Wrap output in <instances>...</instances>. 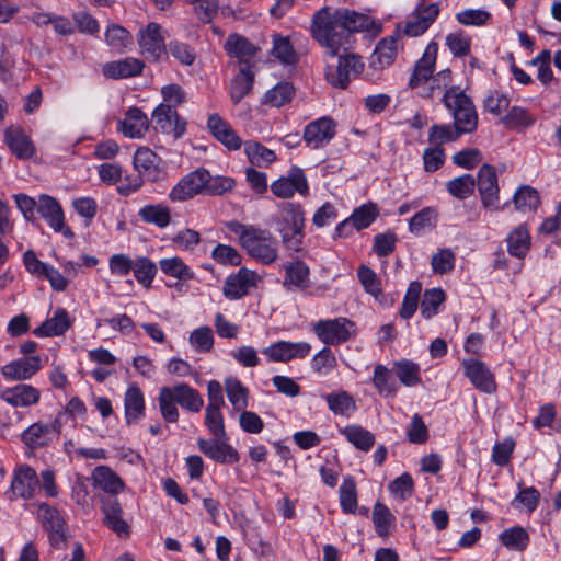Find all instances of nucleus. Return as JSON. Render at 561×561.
Instances as JSON below:
<instances>
[{
    "mask_svg": "<svg viewBox=\"0 0 561 561\" xmlns=\"http://www.w3.org/2000/svg\"><path fill=\"white\" fill-rule=\"evenodd\" d=\"M357 276L367 294L371 295L376 300L382 298L381 280L370 267L360 265L357 270Z\"/></svg>",
    "mask_w": 561,
    "mask_h": 561,
    "instance_id": "e2e57ef3",
    "label": "nucleus"
},
{
    "mask_svg": "<svg viewBox=\"0 0 561 561\" xmlns=\"http://www.w3.org/2000/svg\"><path fill=\"white\" fill-rule=\"evenodd\" d=\"M134 167L139 176L135 179L131 187L119 186V194L127 196L131 191H136L142 183V180L151 182L157 181L161 173V158L148 147H140L134 154Z\"/></svg>",
    "mask_w": 561,
    "mask_h": 561,
    "instance_id": "423d86ee",
    "label": "nucleus"
},
{
    "mask_svg": "<svg viewBox=\"0 0 561 561\" xmlns=\"http://www.w3.org/2000/svg\"><path fill=\"white\" fill-rule=\"evenodd\" d=\"M224 48L228 56L244 64L249 62L259 50L248 38L237 33L228 35Z\"/></svg>",
    "mask_w": 561,
    "mask_h": 561,
    "instance_id": "2f4dec72",
    "label": "nucleus"
},
{
    "mask_svg": "<svg viewBox=\"0 0 561 561\" xmlns=\"http://www.w3.org/2000/svg\"><path fill=\"white\" fill-rule=\"evenodd\" d=\"M440 8L438 3H420L410 14L400 33L410 37H416L424 34L439 15Z\"/></svg>",
    "mask_w": 561,
    "mask_h": 561,
    "instance_id": "1a4fd4ad",
    "label": "nucleus"
},
{
    "mask_svg": "<svg viewBox=\"0 0 561 561\" xmlns=\"http://www.w3.org/2000/svg\"><path fill=\"white\" fill-rule=\"evenodd\" d=\"M37 213L55 232L61 233L67 239L75 237L71 228L66 225L64 209L55 197L41 194Z\"/></svg>",
    "mask_w": 561,
    "mask_h": 561,
    "instance_id": "9d476101",
    "label": "nucleus"
},
{
    "mask_svg": "<svg viewBox=\"0 0 561 561\" xmlns=\"http://www.w3.org/2000/svg\"><path fill=\"white\" fill-rule=\"evenodd\" d=\"M254 83V73L247 67L239 70L230 84V98L233 104H238L245 95H248Z\"/></svg>",
    "mask_w": 561,
    "mask_h": 561,
    "instance_id": "37998d69",
    "label": "nucleus"
},
{
    "mask_svg": "<svg viewBox=\"0 0 561 561\" xmlns=\"http://www.w3.org/2000/svg\"><path fill=\"white\" fill-rule=\"evenodd\" d=\"M336 10L342 30L348 33L350 45L352 44L353 33L365 32L371 36H377L381 32V24L365 13L356 12L346 8H340Z\"/></svg>",
    "mask_w": 561,
    "mask_h": 561,
    "instance_id": "f8f14e48",
    "label": "nucleus"
},
{
    "mask_svg": "<svg viewBox=\"0 0 561 561\" xmlns=\"http://www.w3.org/2000/svg\"><path fill=\"white\" fill-rule=\"evenodd\" d=\"M207 127L210 134L229 150H238L241 147V138L236 134L228 122L218 114L209 115Z\"/></svg>",
    "mask_w": 561,
    "mask_h": 561,
    "instance_id": "cd10ccee",
    "label": "nucleus"
},
{
    "mask_svg": "<svg viewBox=\"0 0 561 561\" xmlns=\"http://www.w3.org/2000/svg\"><path fill=\"white\" fill-rule=\"evenodd\" d=\"M125 420L127 424H133L145 415V398L140 388L130 385L124 397Z\"/></svg>",
    "mask_w": 561,
    "mask_h": 561,
    "instance_id": "473e14b6",
    "label": "nucleus"
},
{
    "mask_svg": "<svg viewBox=\"0 0 561 561\" xmlns=\"http://www.w3.org/2000/svg\"><path fill=\"white\" fill-rule=\"evenodd\" d=\"M73 319L64 308H56L53 316L35 328L33 334L38 337L62 335L71 325Z\"/></svg>",
    "mask_w": 561,
    "mask_h": 561,
    "instance_id": "a878e982",
    "label": "nucleus"
},
{
    "mask_svg": "<svg viewBox=\"0 0 561 561\" xmlns=\"http://www.w3.org/2000/svg\"><path fill=\"white\" fill-rule=\"evenodd\" d=\"M476 180L471 174L457 176L446 183L450 195L459 199L468 198L474 191Z\"/></svg>",
    "mask_w": 561,
    "mask_h": 561,
    "instance_id": "0e129e2a",
    "label": "nucleus"
},
{
    "mask_svg": "<svg viewBox=\"0 0 561 561\" xmlns=\"http://www.w3.org/2000/svg\"><path fill=\"white\" fill-rule=\"evenodd\" d=\"M283 286L287 290H305L310 286V268L300 260L284 265Z\"/></svg>",
    "mask_w": 561,
    "mask_h": 561,
    "instance_id": "c85d7f7f",
    "label": "nucleus"
},
{
    "mask_svg": "<svg viewBox=\"0 0 561 561\" xmlns=\"http://www.w3.org/2000/svg\"><path fill=\"white\" fill-rule=\"evenodd\" d=\"M477 185L484 207L497 208L499 184L495 169L490 164H483L477 176Z\"/></svg>",
    "mask_w": 561,
    "mask_h": 561,
    "instance_id": "6ab92c4d",
    "label": "nucleus"
},
{
    "mask_svg": "<svg viewBox=\"0 0 561 561\" xmlns=\"http://www.w3.org/2000/svg\"><path fill=\"white\" fill-rule=\"evenodd\" d=\"M169 388L176 401V404H180L183 409L197 413L203 408L204 400L202 396L196 389L192 388L187 383L180 382Z\"/></svg>",
    "mask_w": 561,
    "mask_h": 561,
    "instance_id": "72a5a7b5",
    "label": "nucleus"
},
{
    "mask_svg": "<svg viewBox=\"0 0 561 561\" xmlns=\"http://www.w3.org/2000/svg\"><path fill=\"white\" fill-rule=\"evenodd\" d=\"M310 34L331 57L350 47L348 33L342 30L336 9L323 7L316 11L311 19Z\"/></svg>",
    "mask_w": 561,
    "mask_h": 561,
    "instance_id": "7ed1b4c3",
    "label": "nucleus"
},
{
    "mask_svg": "<svg viewBox=\"0 0 561 561\" xmlns=\"http://www.w3.org/2000/svg\"><path fill=\"white\" fill-rule=\"evenodd\" d=\"M159 266L167 276L185 280L194 278V272L179 256L162 259Z\"/></svg>",
    "mask_w": 561,
    "mask_h": 561,
    "instance_id": "864d4df0",
    "label": "nucleus"
},
{
    "mask_svg": "<svg viewBox=\"0 0 561 561\" xmlns=\"http://www.w3.org/2000/svg\"><path fill=\"white\" fill-rule=\"evenodd\" d=\"M154 128L163 134L172 135L175 139L181 138L186 130V122L180 117L175 108L161 103L152 112Z\"/></svg>",
    "mask_w": 561,
    "mask_h": 561,
    "instance_id": "f3484780",
    "label": "nucleus"
},
{
    "mask_svg": "<svg viewBox=\"0 0 561 561\" xmlns=\"http://www.w3.org/2000/svg\"><path fill=\"white\" fill-rule=\"evenodd\" d=\"M536 119V115L533 114L529 110L516 105L510 107L506 114L501 117V122L505 125V127L518 131L534 126Z\"/></svg>",
    "mask_w": 561,
    "mask_h": 561,
    "instance_id": "e433bc0d",
    "label": "nucleus"
},
{
    "mask_svg": "<svg viewBox=\"0 0 561 561\" xmlns=\"http://www.w3.org/2000/svg\"><path fill=\"white\" fill-rule=\"evenodd\" d=\"M508 253L516 257H524L530 249V234L525 225H519L513 229L507 238Z\"/></svg>",
    "mask_w": 561,
    "mask_h": 561,
    "instance_id": "ea45409f",
    "label": "nucleus"
},
{
    "mask_svg": "<svg viewBox=\"0 0 561 561\" xmlns=\"http://www.w3.org/2000/svg\"><path fill=\"white\" fill-rule=\"evenodd\" d=\"M446 46L454 57H465L470 54L471 38L463 31L453 32L446 36Z\"/></svg>",
    "mask_w": 561,
    "mask_h": 561,
    "instance_id": "774afa93",
    "label": "nucleus"
},
{
    "mask_svg": "<svg viewBox=\"0 0 561 561\" xmlns=\"http://www.w3.org/2000/svg\"><path fill=\"white\" fill-rule=\"evenodd\" d=\"M284 226L290 229H305V213L299 204L280 203L278 205Z\"/></svg>",
    "mask_w": 561,
    "mask_h": 561,
    "instance_id": "bf43d9fd",
    "label": "nucleus"
},
{
    "mask_svg": "<svg viewBox=\"0 0 561 561\" xmlns=\"http://www.w3.org/2000/svg\"><path fill=\"white\" fill-rule=\"evenodd\" d=\"M105 42L115 53H123L133 45V35L118 24H111L104 34Z\"/></svg>",
    "mask_w": 561,
    "mask_h": 561,
    "instance_id": "49530a36",
    "label": "nucleus"
},
{
    "mask_svg": "<svg viewBox=\"0 0 561 561\" xmlns=\"http://www.w3.org/2000/svg\"><path fill=\"white\" fill-rule=\"evenodd\" d=\"M191 346L198 353H209L214 347V334L209 327L193 330L188 337Z\"/></svg>",
    "mask_w": 561,
    "mask_h": 561,
    "instance_id": "338daca9",
    "label": "nucleus"
},
{
    "mask_svg": "<svg viewBox=\"0 0 561 561\" xmlns=\"http://www.w3.org/2000/svg\"><path fill=\"white\" fill-rule=\"evenodd\" d=\"M461 131L454 124H434L428 131V141L435 146L457 140Z\"/></svg>",
    "mask_w": 561,
    "mask_h": 561,
    "instance_id": "4d7b16f0",
    "label": "nucleus"
},
{
    "mask_svg": "<svg viewBox=\"0 0 561 561\" xmlns=\"http://www.w3.org/2000/svg\"><path fill=\"white\" fill-rule=\"evenodd\" d=\"M39 490L36 471L28 466L19 467L11 481V493L15 497L32 499Z\"/></svg>",
    "mask_w": 561,
    "mask_h": 561,
    "instance_id": "412c9836",
    "label": "nucleus"
},
{
    "mask_svg": "<svg viewBox=\"0 0 561 561\" xmlns=\"http://www.w3.org/2000/svg\"><path fill=\"white\" fill-rule=\"evenodd\" d=\"M207 181L204 185V195L218 196L231 192L236 186V181L232 178L224 175L213 176L207 169L204 168Z\"/></svg>",
    "mask_w": 561,
    "mask_h": 561,
    "instance_id": "6e6d98bb",
    "label": "nucleus"
},
{
    "mask_svg": "<svg viewBox=\"0 0 561 561\" xmlns=\"http://www.w3.org/2000/svg\"><path fill=\"white\" fill-rule=\"evenodd\" d=\"M244 152L249 161L257 167L268 165L276 160V154L273 150L256 141H245Z\"/></svg>",
    "mask_w": 561,
    "mask_h": 561,
    "instance_id": "603ef678",
    "label": "nucleus"
},
{
    "mask_svg": "<svg viewBox=\"0 0 561 561\" xmlns=\"http://www.w3.org/2000/svg\"><path fill=\"white\" fill-rule=\"evenodd\" d=\"M514 205L519 211H535L540 203L539 194L536 188L523 185L514 194Z\"/></svg>",
    "mask_w": 561,
    "mask_h": 561,
    "instance_id": "5fc2aeb1",
    "label": "nucleus"
},
{
    "mask_svg": "<svg viewBox=\"0 0 561 561\" xmlns=\"http://www.w3.org/2000/svg\"><path fill=\"white\" fill-rule=\"evenodd\" d=\"M378 216V210L375 205L373 204H365L360 207L356 208L353 214L350 216V218L345 219L344 221L340 222L335 228V233L339 237H344L347 234L346 229L350 226H353L356 230H362L370 226L371 222L375 221V219Z\"/></svg>",
    "mask_w": 561,
    "mask_h": 561,
    "instance_id": "c756f323",
    "label": "nucleus"
},
{
    "mask_svg": "<svg viewBox=\"0 0 561 561\" xmlns=\"http://www.w3.org/2000/svg\"><path fill=\"white\" fill-rule=\"evenodd\" d=\"M324 399L329 410L335 415L348 417L357 409L353 397L344 390L328 393Z\"/></svg>",
    "mask_w": 561,
    "mask_h": 561,
    "instance_id": "58836bf2",
    "label": "nucleus"
},
{
    "mask_svg": "<svg viewBox=\"0 0 561 561\" xmlns=\"http://www.w3.org/2000/svg\"><path fill=\"white\" fill-rule=\"evenodd\" d=\"M145 68V62L135 57H127L119 60L108 61L102 66L104 77L119 80L139 76Z\"/></svg>",
    "mask_w": 561,
    "mask_h": 561,
    "instance_id": "b1692460",
    "label": "nucleus"
},
{
    "mask_svg": "<svg viewBox=\"0 0 561 561\" xmlns=\"http://www.w3.org/2000/svg\"><path fill=\"white\" fill-rule=\"evenodd\" d=\"M339 493L342 511L346 514H354L357 508V492L354 478H344Z\"/></svg>",
    "mask_w": 561,
    "mask_h": 561,
    "instance_id": "052dcab7",
    "label": "nucleus"
},
{
    "mask_svg": "<svg viewBox=\"0 0 561 561\" xmlns=\"http://www.w3.org/2000/svg\"><path fill=\"white\" fill-rule=\"evenodd\" d=\"M227 439L215 438L205 439L198 438L197 445L199 450L209 459L219 463H236L239 461L238 451L229 444Z\"/></svg>",
    "mask_w": 561,
    "mask_h": 561,
    "instance_id": "aec40b11",
    "label": "nucleus"
},
{
    "mask_svg": "<svg viewBox=\"0 0 561 561\" xmlns=\"http://www.w3.org/2000/svg\"><path fill=\"white\" fill-rule=\"evenodd\" d=\"M159 410L164 421L175 423L179 420V410L176 401L169 388L164 386L159 390L158 396Z\"/></svg>",
    "mask_w": 561,
    "mask_h": 561,
    "instance_id": "680f3d73",
    "label": "nucleus"
},
{
    "mask_svg": "<svg viewBox=\"0 0 561 561\" xmlns=\"http://www.w3.org/2000/svg\"><path fill=\"white\" fill-rule=\"evenodd\" d=\"M271 191L276 197L287 199L293 197L295 193L306 196L309 186L304 171L299 168H294L287 175L274 181L271 184Z\"/></svg>",
    "mask_w": 561,
    "mask_h": 561,
    "instance_id": "2eb2a0df",
    "label": "nucleus"
},
{
    "mask_svg": "<svg viewBox=\"0 0 561 561\" xmlns=\"http://www.w3.org/2000/svg\"><path fill=\"white\" fill-rule=\"evenodd\" d=\"M225 391L229 402L236 411H243L249 404V391L236 377L225 380Z\"/></svg>",
    "mask_w": 561,
    "mask_h": 561,
    "instance_id": "a18cd8bd",
    "label": "nucleus"
},
{
    "mask_svg": "<svg viewBox=\"0 0 561 561\" xmlns=\"http://www.w3.org/2000/svg\"><path fill=\"white\" fill-rule=\"evenodd\" d=\"M262 277L254 271L241 267L236 274L227 277L222 291L226 298L236 300L249 294L251 288L257 286Z\"/></svg>",
    "mask_w": 561,
    "mask_h": 561,
    "instance_id": "4468645a",
    "label": "nucleus"
},
{
    "mask_svg": "<svg viewBox=\"0 0 561 561\" xmlns=\"http://www.w3.org/2000/svg\"><path fill=\"white\" fill-rule=\"evenodd\" d=\"M364 70V62L356 54H345L339 57L336 67H328L325 77L334 88H347L351 79Z\"/></svg>",
    "mask_w": 561,
    "mask_h": 561,
    "instance_id": "6e6552de",
    "label": "nucleus"
},
{
    "mask_svg": "<svg viewBox=\"0 0 561 561\" xmlns=\"http://www.w3.org/2000/svg\"><path fill=\"white\" fill-rule=\"evenodd\" d=\"M501 543L511 551L523 552L530 542V537L522 526L505 529L499 536Z\"/></svg>",
    "mask_w": 561,
    "mask_h": 561,
    "instance_id": "79ce46f5",
    "label": "nucleus"
},
{
    "mask_svg": "<svg viewBox=\"0 0 561 561\" xmlns=\"http://www.w3.org/2000/svg\"><path fill=\"white\" fill-rule=\"evenodd\" d=\"M92 479L96 486L106 493L117 494L124 490V482L107 466H99L92 472Z\"/></svg>",
    "mask_w": 561,
    "mask_h": 561,
    "instance_id": "c9c22d12",
    "label": "nucleus"
},
{
    "mask_svg": "<svg viewBox=\"0 0 561 561\" xmlns=\"http://www.w3.org/2000/svg\"><path fill=\"white\" fill-rule=\"evenodd\" d=\"M41 369V357L33 355L12 360L1 368L7 380L19 381L32 378Z\"/></svg>",
    "mask_w": 561,
    "mask_h": 561,
    "instance_id": "5701e85b",
    "label": "nucleus"
},
{
    "mask_svg": "<svg viewBox=\"0 0 561 561\" xmlns=\"http://www.w3.org/2000/svg\"><path fill=\"white\" fill-rule=\"evenodd\" d=\"M4 141L19 159H30L35 153L33 142L19 127H8L4 131Z\"/></svg>",
    "mask_w": 561,
    "mask_h": 561,
    "instance_id": "7c9ffc66",
    "label": "nucleus"
},
{
    "mask_svg": "<svg viewBox=\"0 0 561 561\" xmlns=\"http://www.w3.org/2000/svg\"><path fill=\"white\" fill-rule=\"evenodd\" d=\"M139 53L151 62L159 61L167 54L162 27L156 22L141 26L136 35Z\"/></svg>",
    "mask_w": 561,
    "mask_h": 561,
    "instance_id": "0eeeda50",
    "label": "nucleus"
},
{
    "mask_svg": "<svg viewBox=\"0 0 561 561\" xmlns=\"http://www.w3.org/2000/svg\"><path fill=\"white\" fill-rule=\"evenodd\" d=\"M466 377L481 392L494 393L496 391V381L494 374L489 367L478 359H465L462 362Z\"/></svg>",
    "mask_w": 561,
    "mask_h": 561,
    "instance_id": "a211bd4d",
    "label": "nucleus"
},
{
    "mask_svg": "<svg viewBox=\"0 0 561 561\" xmlns=\"http://www.w3.org/2000/svg\"><path fill=\"white\" fill-rule=\"evenodd\" d=\"M511 99L506 93L491 90L483 101V106L490 114L502 117L508 111Z\"/></svg>",
    "mask_w": 561,
    "mask_h": 561,
    "instance_id": "69168bd1",
    "label": "nucleus"
},
{
    "mask_svg": "<svg viewBox=\"0 0 561 561\" xmlns=\"http://www.w3.org/2000/svg\"><path fill=\"white\" fill-rule=\"evenodd\" d=\"M373 383L380 396L394 397L398 386L391 376V371L383 365H376L374 368Z\"/></svg>",
    "mask_w": 561,
    "mask_h": 561,
    "instance_id": "de8ad7c7",
    "label": "nucleus"
},
{
    "mask_svg": "<svg viewBox=\"0 0 561 561\" xmlns=\"http://www.w3.org/2000/svg\"><path fill=\"white\" fill-rule=\"evenodd\" d=\"M313 373L319 376L329 375L337 366V359L329 346L320 350L310 362Z\"/></svg>",
    "mask_w": 561,
    "mask_h": 561,
    "instance_id": "13d9d810",
    "label": "nucleus"
},
{
    "mask_svg": "<svg viewBox=\"0 0 561 561\" xmlns=\"http://www.w3.org/2000/svg\"><path fill=\"white\" fill-rule=\"evenodd\" d=\"M295 94V88L289 82H279L270 89L264 95V104L273 107H280L288 104Z\"/></svg>",
    "mask_w": 561,
    "mask_h": 561,
    "instance_id": "8fccbe9b",
    "label": "nucleus"
},
{
    "mask_svg": "<svg viewBox=\"0 0 561 561\" xmlns=\"http://www.w3.org/2000/svg\"><path fill=\"white\" fill-rule=\"evenodd\" d=\"M340 432L350 444L362 451H369L375 444V435L360 425H347Z\"/></svg>",
    "mask_w": 561,
    "mask_h": 561,
    "instance_id": "a19ab883",
    "label": "nucleus"
},
{
    "mask_svg": "<svg viewBox=\"0 0 561 561\" xmlns=\"http://www.w3.org/2000/svg\"><path fill=\"white\" fill-rule=\"evenodd\" d=\"M438 55V44L431 42L412 69L408 85L423 99H434L447 94L450 90L461 89L454 84L450 69H443L434 75Z\"/></svg>",
    "mask_w": 561,
    "mask_h": 561,
    "instance_id": "f257e3e1",
    "label": "nucleus"
},
{
    "mask_svg": "<svg viewBox=\"0 0 561 561\" xmlns=\"http://www.w3.org/2000/svg\"><path fill=\"white\" fill-rule=\"evenodd\" d=\"M312 330L327 346L343 344L356 335L355 323L344 317L319 320Z\"/></svg>",
    "mask_w": 561,
    "mask_h": 561,
    "instance_id": "39448f33",
    "label": "nucleus"
},
{
    "mask_svg": "<svg viewBox=\"0 0 561 561\" xmlns=\"http://www.w3.org/2000/svg\"><path fill=\"white\" fill-rule=\"evenodd\" d=\"M2 400L15 408H26L38 403L41 391L27 383L7 388L1 393Z\"/></svg>",
    "mask_w": 561,
    "mask_h": 561,
    "instance_id": "bb28decb",
    "label": "nucleus"
},
{
    "mask_svg": "<svg viewBox=\"0 0 561 561\" xmlns=\"http://www.w3.org/2000/svg\"><path fill=\"white\" fill-rule=\"evenodd\" d=\"M140 219L158 228H165L171 222L170 207L164 204H148L141 207L138 211Z\"/></svg>",
    "mask_w": 561,
    "mask_h": 561,
    "instance_id": "4c0bfd02",
    "label": "nucleus"
},
{
    "mask_svg": "<svg viewBox=\"0 0 561 561\" xmlns=\"http://www.w3.org/2000/svg\"><path fill=\"white\" fill-rule=\"evenodd\" d=\"M227 228L238 236L240 247L256 262L271 265L278 259V240L270 230L236 220L228 222Z\"/></svg>",
    "mask_w": 561,
    "mask_h": 561,
    "instance_id": "f03ea898",
    "label": "nucleus"
},
{
    "mask_svg": "<svg viewBox=\"0 0 561 561\" xmlns=\"http://www.w3.org/2000/svg\"><path fill=\"white\" fill-rule=\"evenodd\" d=\"M136 280L146 289L151 288L152 282L157 275L158 267L153 261L147 256H138L134 261L131 270Z\"/></svg>",
    "mask_w": 561,
    "mask_h": 561,
    "instance_id": "09e8293b",
    "label": "nucleus"
},
{
    "mask_svg": "<svg viewBox=\"0 0 561 561\" xmlns=\"http://www.w3.org/2000/svg\"><path fill=\"white\" fill-rule=\"evenodd\" d=\"M311 352V345L308 342L277 341L262 350V354L270 362L286 363L295 358L304 359Z\"/></svg>",
    "mask_w": 561,
    "mask_h": 561,
    "instance_id": "dca6fc26",
    "label": "nucleus"
},
{
    "mask_svg": "<svg viewBox=\"0 0 561 561\" xmlns=\"http://www.w3.org/2000/svg\"><path fill=\"white\" fill-rule=\"evenodd\" d=\"M401 35L402 34L400 33V26H398L397 32L394 34L387 36L378 42L374 50L371 61L376 68L388 67L394 61L397 54L401 47Z\"/></svg>",
    "mask_w": 561,
    "mask_h": 561,
    "instance_id": "393cba45",
    "label": "nucleus"
},
{
    "mask_svg": "<svg viewBox=\"0 0 561 561\" xmlns=\"http://www.w3.org/2000/svg\"><path fill=\"white\" fill-rule=\"evenodd\" d=\"M392 370L405 387H415L422 381L421 367L412 360L400 359L393 364Z\"/></svg>",
    "mask_w": 561,
    "mask_h": 561,
    "instance_id": "c03bdc74",
    "label": "nucleus"
},
{
    "mask_svg": "<svg viewBox=\"0 0 561 561\" xmlns=\"http://www.w3.org/2000/svg\"><path fill=\"white\" fill-rule=\"evenodd\" d=\"M204 168H198L183 178L172 187L169 193L171 202L181 203L204 195V185L207 181Z\"/></svg>",
    "mask_w": 561,
    "mask_h": 561,
    "instance_id": "ddd939ff",
    "label": "nucleus"
},
{
    "mask_svg": "<svg viewBox=\"0 0 561 561\" xmlns=\"http://www.w3.org/2000/svg\"><path fill=\"white\" fill-rule=\"evenodd\" d=\"M102 512L104 514L105 524L113 531L119 536H126L128 534V525L122 517L123 511L116 499L103 500Z\"/></svg>",
    "mask_w": 561,
    "mask_h": 561,
    "instance_id": "f704fd0d",
    "label": "nucleus"
},
{
    "mask_svg": "<svg viewBox=\"0 0 561 561\" xmlns=\"http://www.w3.org/2000/svg\"><path fill=\"white\" fill-rule=\"evenodd\" d=\"M445 301V293L440 288H432L424 291L421 301V314L428 320L436 316Z\"/></svg>",
    "mask_w": 561,
    "mask_h": 561,
    "instance_id": "3c124183",
    "label": "nucleus"
},
{
    "mask_svg": "<svg viewBox=\"0 0 561 561\" xmlns=\"http://www.w3.org/2000/svg\"><path fill=\"white\" fill-rule=\"evenodd\" d=\"M149 129V119L139 107H129L123 119L117 122V130L130 139L142 138Z\"/></svg>",
    "mask_w": 561,
    "mask_h": 561,
    "instance_id": "4be33fe9",
    "label": "nucleus"
},
{
    "mask_svg": "<svg viewBox=\"0 0 561 561\" xmlns=\"http://www.w3.org/2000/svg\"><path fill=\"white\" fill-rule=\"evenodd\" d=\"M336 127L333 118L322 116L305 126L302 139L308 148L313 150L321 149L335 137Z\"/></svg>",
    "mask_w": 561,
    "mask_h": 561,
    "instance_id": "9b49d317",
    "label": "nucleus"
},
{
    "mask_svg": "<svg viewBox=\"0 0 561 561\" xmlns=\"http://www.w3.org/2000/svg\"><path fill=\"white\" fill-rule=\"evenodd\" d=\"M442 102L453 116V124L461 134H470L477 129L478 113L476 106L462 89L450 90L443 95Z\"/></svg>",
    "mask_w": 561,
    "mask_h": 561,
    "instance_id": "20e7f679",
    "label": "nucleus"
}]
</instances>
